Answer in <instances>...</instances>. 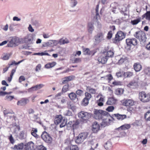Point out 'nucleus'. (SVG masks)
<instances>
[{"label":"nucleus","instance_id":"3","mask_svg":"<svg viewBox=\"0 0 150 150\" xmlns=\"http://www.w3.org/2000/svg\"><path fill=\"white\" fill-rule=\"evenodd\" d=\"M125 35L126 34L122 31H118L115 35V38L112 40L113 42L115 43H118L124 38Z\"/></svg>","mask_w":150,"mask_h":150},{"label":"nucleus","instance_id":"18","mask_svg":"<svg viewBox=\"0 0 150 150\" xmlns=\"http://www.w3.org/2000/svg\"><path fill=\"white\" fill-rule=\"evenodd\" d=\"M31 24L35 26L36 28H38L41 25L40 21L35 19H32Z\"/></svg>","mask_w":150,"mask_h":150},{"label":"nucleus","instance_id":"31","mask_svg":"<svg viewBox=\"0 0 150 150\" xmlns=\"http://www.w3.org/2000/svg\"><path fill=\"white\" fill-rule=\"evenodd\" d=\"M63 120L61 115H59L56 117L54 120V122L56 125H58Z\"/></svg>","mask_w":150,"mask_h":150},{"label":"nucleus","instance_id":"17","mask_svg":"<svg viewBox=\"0 0 150 150\" xmlns=\"http://www.w3.org/2000/svg\"><path fill=\"white\" fill-rule=\"evenodd\" d=\"M108 59L107 58L105 55H104L99 57L98 58V60L99 63L102 64H104L107 62Z\"/></svg>","mask_w":150,"mask_h":150},{"label":"nucleus","instance_id":"20","mask_svg":"<svg viewBox=\"0 0 150 150\" xmlns=\"http://www.w3.org/2000/svg\"><path fill=\"white\" fill-rule=\"evenodd\" d=\"M23 144L22 143L18 144L17 145H15L13 147H11L13 150H20L23 148Z\"/></svg>","mask_w":150,"mask_h":150},{"label":"nucleus","instance_id":"23","mask_svg":"<svg viewBox=\"0 0 150 150\" xmlns=\"http://www.w3.org/2000/svg\"><path fill=\"white\" fill-rule=\"evenodd\" d=\"M128 87L132 88H135L138 86L137 83L134 81L130 82L127 85Z\"/></svg>","mask_w":150,"mask_h":150},{"label":"nucleus","instance_id":"49","mask_svg":"<svg viewBox=\"0 0 150 150\" xmlns=\"http://www.w3.org/2000/svg\"><path fill=\"white\" fill-rule=\"evenodd\" d=\"M144 72L145 74L148 76L150 75V68L147 67L144 70Z\"/></svg>","mask_w":150,"mask_h":150},{"label":"nucleus","instance_id":"22","mask_svg":"<svg viewBox=\"0 0 150 150\" xmlns=\"http://www.w3.org/2000/svg\"><path fill=\"white\" fill-rule=\"evenodd\" d=\"M112 116H115L117 119L120 120H123L126 118V115H120L119 113L112 114Z\"/></svg>","mask_w":150,"mask_h":150},{"label":"nucleus","instance_id":"1","mask_svg":"<svg viewBox=\"0 0 150 150\" xmlns=\"http://www.w3.org/2000/svg\"><path fill=\"white\" fill-rule=\"evenodd\" d=\"M136 38L139 40L140 42H144L146 41V37L144 32L140 30L136 32L133 35Z\"/></svg>","mask_w":150,"mask_h":150},{"label":"nucleus","instance_id":"64","mask_svg":"<svg viewBox=\"0 0 150 150\" xmlns=\"http://www.w3.org/2000/svg\"><path fill=\"white\" fill-rule=\"evenodd\" d=\"M146 14V19L150 21V11H147Z\"/></svg>","mask_w":150,"mask_h":150},{"label":"nucleus","instance_id":"12","mask_svg":"<svg viewBox=\"0 0 150 150\" xmlns=\"http://www.w3.org/2000/svg\"><path fill=\"white\" fill-rule=\"evenodd\" d=\"M103 34L102 32L98 33L94 36L96 42L99 43L103 40Z\"/></svg>","mask_w":150,"mask_h":150},{"label":"nucleus","instance_id":"8","mask_svg":"<svg viewBox=\"0 0 150 150\" xmlns=\"http://www.w3.org/2000/svg\"><path fill=\"white\" fill-rule=\"evenodd\" d=\"M126 43L127 46L131 48V47L132 46L137 45L138 43V42L136 38H128L126 39Z\"/></svg>","mask_w":150,"mask_h":150},{"label":"nucleus","instance_id":"46","mask_svg":"<svg viewBox=\"0 0 150 150\" xmlns=\"http://www.w3.org/2000/svg\"><path fill=\"white\" fill-rule=\"evenodd\" d=\"M141 21V18H138L136 19L132 20L131 23L133 25H136L137 24Z\"/></svg>","mask_w":150,"mask_h":150},{"label":"nucleus","instance_id":"16","mask_svg":"<svg viewBox=\"0 0 150 150\" xmlns=\"http://www.w3.org/2000/svg\"><path fill=\"white\" fill-rule=\"evenodd\" d=\"M106 117L102 120L103 121L101 123V125L102 127H105L106 126L109 125L111 120L109 118Z\"/></svg>","mask_w":150,"mask_h":150},{"label":"nucleus","instance_id":"54","mask_svg":"<svg viewBox=\"0 0 150 150\" xmlns=\"http://www.w3.org/2000/svg\"><path fill=\"white\" fill-rule=\"evenodd\" d=\"M85 98L88 99L89 100L91 97V95L88 93L86 92L85 93Z\"/></svg>","mask_w":150,"mask_h":150},{"label":"nucleus","instance_id":"10","mask_svg":"<svg viewBox=\"0 0 150 150\" xmlns=\"http://www.w3.org/2000/svg\"><path fill=\"white\" fill-rule=\"evenodd\" d=\"M103 53H106L105 55L108 59L109 57L112 58L114 57V53L113 51L109 49L108 47L105 48Z\"/></svg>","mask_w":150,"mask_h":150},{"label":"nucleus","instance_id":"9","mask_svg":"<svg viewBox=\"0 0 150 150\" xmlns=\"http://www.w3.org/2000/svg\"><path fill=\"white\" fill-rule=\"evenodd\" d=\"M20 42L19 38L16 37L13 38L7 44L8 47H13L18 45Z\"/></svg>","mask_w":150,"mask_h":150},{"label":"nucleus","instance_id":"58","mask_svg":"<svg viewBox=\"0 0 150 150\" xmlns=\"http://www.w3.org/2000/svg\"><path fill=\"white\" fill-rule=\"evenodd\" d=\"M9 139L10 141V143L13 144L15 142V140L12 137V135H11L9 137Z\"/></svg>","mask_w":150,"mask_h":150},{"label":"nucleus","instance_id":"55","mask_svg":"<svg viewBox=\"0 0 150 150\" xmlns=\"http://www.w3.org/2000/svg\"><path fill=\"white\" fill-rule=\"evenodd\" d=\"M127 60L126 58L125 57L124 58H122L119 60L118 63L119 64H122L125 61Z\"/></svg>","mask_w":150,"mask_h":150},{"label":"nucleus","instance_id":"33","mask_svg":"<svg viewBox=\"0 0 150 150\" xmlns=\"http://www.w3.org/2000/svg\"><path fill=\"white\" fill-rule=\"evenodd\" d=\"M104 147L106 150H111L112 149V146L110 142H108L105 144Z\"/></svg>","mask_w":150,"mask_h":150},{"label":"nucleus","instance_id":"19","mask_svg":"<svg viewBox=\"0 0 150 150\" xmlns=\"http://www.w3.org/2000/svg\"><path fill=\"white\" fill-rule=\"evenodd\" d=\"M99 125L97 122H95L92 125V131L94 133H96L100 129Z\"/></svg>","mask_w":150,"mask_h":150},{"label":"nucleus","instance_id":"56","mask_svg":"<svg viewBox=\"0 0 150 150\" xmlns=\"http://www.w3.org/2000/svg\"><path fill=\"white\" fill-rule=\"evenodd\" d=\"M127 110L131 114L134 113V110L133 108L132 107H129L127 108Z\"/></svg>","mask_w":150,"mask_h":150},{"label":"nucleus","instance_id":"52","mask_svg":"<svg viewBox=\"0 0 150 150\" xmlns=\"http://www.w3.org/2000/svg\"><path fill=\"white\" fill-rule=\"evenodd\" d=\"M114 108H115L113 106H109L106 109V110L109 112H112L114 110Z\"/></svg>","mask_w":150,"mask_h":150},{"label":"nucleus","instance_id":"43","mask_svg":"<svg viewBox=\"0 0 150 150\" xmlns=\"http://www.w3.org/2000/svg\"><path fill=\"white\" fill-rule=\"evenodd\" d=\"M67 105L68 108L71 109L73 111H74L75 110V106L71 104V102H68L67 103Z\"/></svg>","mask_w":150,"mask_h":150},{"label":"nucleus","instance_id":"48","mask_svg":"<svg viewBox=\"0 0 150 150\" xmlns=\"http://www.w3.org/2000/svg\"><path fill=\"white\" fill-rule=\"evenodd\" d=\"M24 60V59H23L18 62H16L15 61H13L11 63L8 64L9 67H10V66L13 65V64H15V65H18L20 64Z\"/></svg>","mask_w":150,"mask_h":150},{"label":"nucleus","instance_id":"26","mask_svg":"<svg viewBox=\"0 0 150 150\" xmlns=\"http://www.w3.org/2000/svg\"><path fill=\"white\" fill-rule=\"evenodd\" d=\"M133 67L135 71L137 72L141 70L142 66L139 63H135L133 65Z\"/></svg>","mask_w":150,"mask_h":150},{"label":"nucleus","instance_id":"57","mask_svg":"<svg viewBox=\"0 0 150 150\" xmlns=\"http://www.w3.org/2000/svg\"><path fill=\"white\" fill-rule=\"evenodd\" d=\"M112 31H109L108 33L107 38L108 39H110L112 37Z\"/></svg>","mask_w":150,"mask_h":150},{"label":"nucleus","instance_id":"60","mask_svg":"<svg viewBox=\"0 0 150 150\" xmlns=\"http://www.w3.org/2000/svg\"><path fill=\"white\" fill-rule=\"evenodd\" d=\"M5 98H6V99L8 101H11L14 98V97L13 96H7L5 97Z\"/></svg>","mask_w":150,"mask_h":150},{"label":"nucleus","instance_id":"27","mask_svg":"<svg viewBox=\"0 0 150 150\" xmlns=\"http://www.w3.org/2000/svg\"><path fill=\"white\" fill-rule=\"evenodd\" d=\"M66 150H79V148L77 145L71 144L66 148Z\"/></svg>","mask_w":150,"mask_h":150},{"label":"nucleus","instance_id":"62","mask_svg":"<svg viewBox=\"0 0 150 150\" xmlns=\"http://www.w3.org/2000/svg\"><path fill=\"white\" fill-rule=\"evenodd\" d=\"M63 120V122H62L61 124L60 125V128L64 127L66 125H67V121L64 120Z\"/></svg>","mask_w":150,"mask_h":150},{"label":"nucleus","instance_id":"32","mask_svg":"<svg viewBox=\"0 0 150 150\" xmlns=\"http://www.w3.org/2000/svg\"><path fill=\"white\" fill-rule=\"evenodd\" d=\"M43 86V85L42 84L36 85L29 89L28 91H31V90H37L40 89L42 88Z\"/></svg>","mask_w":150,"mask_h":150},{"label":"nucleus","instance_id":"2","mask_svg":"<svg viewBox=\"0 0 150 150\" xmlns=\"http://www.w3.org/2000/svg\"><path fill=\"white\" fill-rule=\"evenodd\" d=\"M139 98L141 101L144 103L147 102L150 100V95L142 91L139 92Z\"/></svg>","mask_w":150,"mask_h":150},{"label":"nucleus","instance_id":"47","mask_svg":"<svg viewBox=\"0 0 150 150\" xmlns=\"http://www.w3.org/2000/svg\"><path fill=\"white\" fill-rule=\"evenodd\" d=\"M77 3L78 2L76 0H71L70 2L71 7L72 8L76 6Z\"/></svg>","mask_w":150,"mask_h":150},{"label":"nucleus","instance_id":"50","mask_svg":"<svg viewBox=\"0 0 150 150\" xmlns=\"http://www.w3.org/2000/svg\"><path fill=\"white\" fill-rule=\"evenodd\" d=\"M87 89L88 90L89 92L91 93L95 94L96 92V90L93 88H91L89 86L87 87Z\"/></svg>","mask_w":150,"mask_h":150},{"label":"nucleus","instance_id":"13","mask_svg":"<svg viewBox=\"0 0 150 150\" xmlns=\"http://www.w3.org/2000/svg\"><path fill=\"white\" fill-rule=\"evenodd\" d=\"M29 101V100L28 98H23L17 102V105H18L24 106Z\"/></svg>","mask_w":150,"mask_h":150},{"label":"nucleus","instance_id":"42","mask_svg":"<svg viewBox=\"0 0 150 150\" xmlns=\"http://www.w3.org/2000/svg\"><path fill=\"white\" fill-rule=\"evenodd\" d=\"M25 135L24 131H21L19 134V138L21 139H23L25 138Z\"/></svg>","mask_w":150,"mask_h":150},{"label":"nucleus","instance_id":"25","mask_svg":"<svg viewBox=\"0 0 150 150\" xmlns=\"http://www.w3.org/2000/svg\"><path fill=\"white\" fill-rule=\"evenodd\" d=\"M93 25L94 23L92 22H90L88 23V30L90 33H91L94 29Z\"/></svg>","mask_w":150,"mask_h":150},{"label":"nucleus","instance_id":"37","mask_svg":"<svg viewBox=\"0 0 150 150\" xmlns=\"http://www.w3.org/2000/svg\"><path fill=\"white\" fill-rule=\"evenodd\" d=\"M98 5H97L96 8V16L94 17V18L97 21L98 18H100V16L98 13Z\"/></svg>","mask_w":150,"mask_h":150},{"label":"nucleus","instance_id":"44","mask_svg":"<svg viewBox=\"0 0 150 150\" xmlns=\"http://www.w3.org/2000/svg\"><path fill=\"white\" fill-rule=\"evenodd\" d=\"M144 118L147 121H150V110L145 114Z\"/></svg>","mask_w":150,"mask_h":150},{"label":"nucleus","instance_id":"6","mask_svg":"<svg viewBox=\"0 0 150 150\" xmlns=\"http://www.w3.org/2000/svg\"><path fill=\"white\" fill-rule=\"evenodd\" d=\"M88 136V134L86 132L81 133L79 134L76 138L75 142L77 144H80Z\"/></svg>","mask_w":150,"mask_h":150},{"label":"nucleus","instance_id":"24","mask_svg":"<svg viewBox=\"0 0 150 150\" xmlns=\"http://www.w3.org/2000/svg\"><path fill=\"white\" fill-rule=\"evenodd\" d=\"M68 96L70 99L73 101H74L76 99L78 100V98H77V95L74 92H71L68 94Z\"/></svg>","mask_w":150,"mask_h":150},{"label":"nucleus","instance_id":"14","mask_svg":"<svg viewBox=\"0 0 150 150\" xmlns=\"http://www.w3.org/2000/svg\"><path fill=\"white\" fill-rule=\"evenodd\" d=\"M122 104L125 106H131L134 105L133 100L130 99H124L122 101Z\"/></svg>","mask_w":150,"mask_h":150},{"label":"nucleus","instance_id":"30","mask_svg":"<svg viewBox=\"0 0 150 150\" xmlns=\"http://www.w3.org/2000/svg\"><path fill=\"white\" fill-rule=\"evenodd\" d=\"M130 127V126L129 124H125L115 129L118 130H125L128 129Z\"/></svg>","mask_w":150,"mask_h":150},{"label":"nucleus","instance_id":"34","mask_svg":"<svg viewBox=\"0 0 150 150\" xmlns=\"http://www.w3.org/2000/svg\"><path fill=\"white\" fill-rule=\"evenodd\" d=\"M33 37L32 36H28L25 38V42L28 43V45L33 44Z\"/></svg>","mask_w":150,"mask_h":150},{"label":"nucleus","instance_id":"41","mask_svg":"<svg viewBox=\"0 0 150 150\" xmlns=\"http://www.w3.org/2000/svg\"><path fill=\"white\" fill-rule=\"evenodd\" d=\"M89 100L88 99L84 98L82 100L81 105L84 106H87L89 103Z\"/></svg>","mask_w":150,"mask_h":150},{"label":"nucleus","instance_id":"35","mask_svg":"<svg viewBox=\"0 0 150 150\" xmlns=\"http://www.w3.org/2000/svg\"><path fill=\"white\" fill-rule=\"evenodd\" d=\"M123 76L125 78L130 77L132 76L133 75V73L130 71H127L126 72H122Z\"/></svg>","mask_w":150,"mask_h":150},{"label":"nucleus","instance_id":"36","mask_svg":"<svg viewBox=\"0 0 150 150\" xmlns=\"http://www.w3.org/2000/svg\"><path fill=\"white\" fill-rule=\"evenodd\" d=\"M52 42L51 40H49L47 42H44L42 45V47H52Z\"/></svg>","mask_w":150,"mask_h":150},{"label":"nucleus","instance_id":"28","mask_svg":"<svg viewBox=\"0 0 150 150\" xmlns=\"http://www.w3.org/2000/svg\"><path fill=\"white\" fill-rule=\"evenodd\" d=\"M99 114H100L98 116L99 117H97L96 119H98L99 120H102L105 118L106 117H108V115H109V113L108 114H105L104 112H103L102 113H100Z\"/></svg>","mask_w":150,"mask_h":150},{"label":"nucleus","instance_id":"61","mask_svg":"<svg viewBox=\"0 0 150 150\" xmlns=\"http://www.w3.org/2000/svg\"><path fill=\"white\" fill-rule=\"evenodd\" d=\"M10 55L8 54H6L2 58V59L4 60H8L9 59Z\"/></svg>","mask_w":150,"mask_h":150},{"label":"nucleus","instance_id":"45","mask_svg":"<svg viewBox=\"0 0 150 150\" xmlns=\"http://www.w3.org/2000/svg\"><path fill=\"white\" fill-rule=\"evenodd\" d=\"M83 51L84 54L91 55V52L90 51L89 49L88 48H84L83 49Z\"/></svg>","mask_w":150,"mask_h":150},{"label":"nucleus","instance_id":"4","mask_svg":"<svg viewBox=\"0 0 150 150\" xmlns=\"http://www.w3.org/2000/svg\"><path fill=\"white\" fill-rule=\"evenodd\" d=\"M92 114L90 113L81 111L78 113V117L83 121L88 120L91 117Z\"/></svg>","mask_w":150,"mask_h":150},{"label":"nucleus","instance_id":"63","mask_svg":"<svg viewBox=\"0 0 150 150\" xmlns=\"http://www.w3.org/2000/svg\"><path fill=\"white\" fill-rule=\"evenodd\" d=\"M25 80V77L23 76H21L19 78V82L21 83L22 81H24Z\"/></svg>","mask_w":150,"mask_h":150},{"label":"nucleus","instance_id":"15","mask_svg":"<svg viewBox=\"0 0 150 150\" xmlns=\"http://www.w3.org/2000/svg\"><path fill=\"white\" fill-rule=\"evenodd\" d=\"M75 76L73 75L64 77L63 79V80L62 81V84H64L67 83L69 81L74 79L75 78Z\"/></svg>","mask_w":150,"mask_h":150},{"label":"nucleus","instance_id":"7","mask_svg":"<svg viewBox=\"0 0 150 150\" xmlns=\"http://www.w3.org/2000/svg\"><path fill=\"white\" fill-rule=\"evenodd\" d=\"M79 124V122L77 120L70 121L67 124V129L68 130L71 129L74 130L78 128Z\"/></svg>","mask_w":150,"mask_h":150},{"label":"nucleus","instance_id":"11","mask_svg":"<svg viewBox=\"0 0 150 150\" xmlns=\"http://www.w3.org/2000/svg\"><path fill=\"white\" fill-rule=\"evenodd\" d=\"M25 150H32L35 149L34 147V143L33 142L30 141L26 144L24 145Z\"/></svg>","mask_w":150,"mask_h":150},{"label":"nucleus","instance_id":"21","mask_svg":"<svg viewBox=\"0 0 150 150\" xmlns=\"http://www.w3.org/2000/svg\"><path fill=\"white\" fill-rule=\"evenodd\" d=\"M104 112L105 114H108V113L105 111L102 110H100L95 109L94 111V117L95 119L99 117L98 116L100 114V113Z\"/></svg>","mask_w":150,"mask_h":150},{"label":"nucleus","instance_id":"38","mask_svg":"<svg viewBox=\"0 0 150 150\" xmlns=\"http://www.w3.org/2000/svg\"><path fill=\"white\" fill-rule=\"evenodd\" d=\"M69 90V84L67 83L63 86L62 91L64 93H66Z\"/></svg>","mask_w":150,"mask_h":150},{"label":"nucleus","instance_id":"53","mask_svg":"<svg viewBox=\"0 0 150 150\" xmlns=\"http://www.w3.org/2000/svg\"><path fill=\"white\" fill-rule=\"evenodd\" d=\"M83 91L80 89L77 90L76 92V93L77 95L79 96H81L83 93Z\"/></svg>","mask_w":150,"mask_h":150},{"label":"nucleus","instance_id":"39","mask_svg":"<svg viewBox=\"0 0 150 150\" xmlns=\"http://www.w3.org/2000/svg\"><path fill=\"white\" fill-rule=\"evenodd\" d=\"M101 78H104L105 79L108 81L109 82L112 80L113 78L112 75L111 74H109L104 77H102Z\"/></svg>","mask_w":150,"mask_h":150},{"label":"nucleus","instance_id":"40","mask_svg":"<svg viewBox=\"0 0 150 150\" xmlns=\"http://www.w3.org/2000/svg\"><path fill=\"white\" fill-rule=\"evenodd\" d=\"M115 103V101L112 98H109L106 104L108 105H112L114 104Z\"/></svg>","mask_w":150,"mask_h":150},{"label":"nucleus","instance_id":"51","mask_svg":"<svg viewBox=\"0 0 150 150\" xmlns=\"http://www.w3.org/2000/svg\"><path fill=\"white\" fill-rule=\"evenodd\" d=\"M37 148L38 150H46V148L42 145L38 146Z\"/></svg>","mask_w":150,"mask_h":150},{"label":"nucleus","instance_id":"29","mask_svg":"<svg viewBox=\"0 0 150 150\" xmlns=\"http://www.w3.org/2000/svg\"><path fill=\"white\" fill-rule=\"evenodd\" d=\"M99 114H100L98 116L99 117H97L96 119H98L99 120H102L105 118L106 117H108V115H109V113L108 114H105L104 112H103L102 113H100Z\"/></svg>","mask_w":150,"mask_h":150},{"label":"nucleus","instance_id":"5","mask_svg":"<svg viewBox=\"0 0 150 150\" xmlns=\"http://www.w3.org/2000/svg\"><path fill=\"white\" fill-rule=\"evenodd\" d=\"M41 137L42 139L46 143L50 144L52 143V139L50 134L46 132H43Z\"/></svg>","mask_w":150,"mask_h":150},{"label":"nucleus","instance_id":"59","mask_svg":"<svg viewBox=\"0 0 150 150\" xmlns=\"http://www.w3.org/2000/svg\"><path fill=\"white\" fill-rule=\"evenodd\" d=\"M124 10H123V9H122V10L121 11V13H122L124 14V15L125 16H127L128 14L127 13H126V12L127 11V8H126V7H125L124 8Z\"/></svg>","mask_w":150,"mask_h":150}]
</instances>
